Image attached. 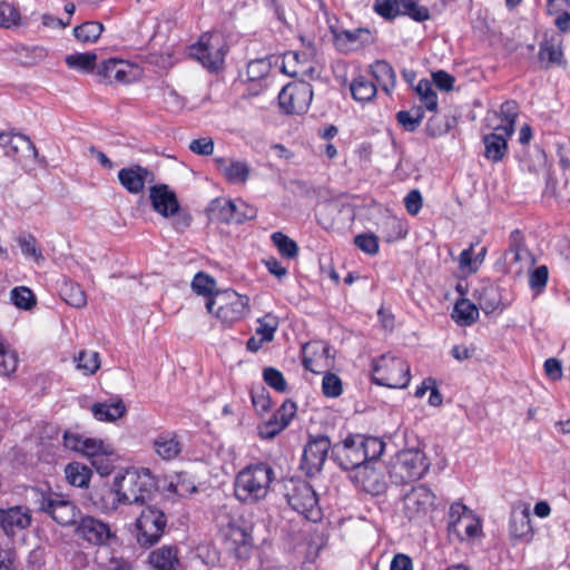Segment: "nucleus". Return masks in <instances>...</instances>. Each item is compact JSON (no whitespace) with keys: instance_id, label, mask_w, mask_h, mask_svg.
Here are the masks:
<instances>
[{"instance_id":"f257e3e1","label":"nucleus","mask_w":570,"mask_h":570,"mask_svg":"<svg viewBox=\"0 0 570 570\" xmlns=\"http://www.w3.org/2000/svg\"><path fill=\"white\" fill-rule=\"evenodd\" d=\"M385 443L376 436L348 434L333 444L331 458L343 470L354 471L364 463L376 461L384 452Z\"/></svg>"},{"instance_id":"f03ea898","label":"nucleus","mask_w":570,"mask_h":570,"mask_svg":"<svg viewBox=\"0 0 570 570\" xmlns=\"http://www.w3.org/2000/svg\"><path fill=\"white\" fill-rule=\"evenodd\" d=\"M274 480L275 471L268 463H252L237 473L235 497L245 504L257 503L267 497Z\"/></svg>"},{"instance_id":"7ed1b4c3","label":"nucleus","mask_w":570,"mask_h":570,"mask_svg":"<svg viewBox=\"0 0 570 570\" xmlns=\"http://www.w3.org/2000/svg\"><path fill=\"white\" fill-rule=\"evenodd\" d=\"M430 463L424 452L409 449L399 452L391 462L390 478L394 483H407L421 479Z\"/></svg>"},{"instance_id":"20e7f679","label":"nucleus","mask_w":570,"mask_h":570,"mask_svg":"<svg viewBox=\"0 0 570 570\" xmlns=\"http://www.w3.org/2000/svg\"><path fill=\"white\" fill-rule=\"evenodd\" d=\"M115 485V491H111L114 503L142 504L150 498L153 480L148 472L139 474L132 471L122 475ZM114 507L117 505L114 504Z\"/></svg>"},{"instance_id":"39448f33","label":"nucleus","mask_w":570,"mask_h":570,"mask_svg":"<svg viewBox=\"0 0 570 570\" xmlns=\"http://www.w3.org/2000/svg\"><path fill=\"white\" fill-rule=\"evenodd\" d=\"M225 324L242 320L248 311V297L239 295L234 289L217 291L206 302V308L214 313Z\"/></svg>"},{"instance_id":"423d86ee","label":"nucleus","mask_w":570,"mask_h":570,"mask_svg":"<svg viewBox=\"0 0 570 570\" xmlns=\"http://www.w3.org/2000/svg\"><path fill=\"white\" fill-rule=\"evenodd\" d=\"M410 365L395 356H382L373 370V382L390 389H404L410 383Z\"/></svg>"},{"instance_id":"0eeeda50","label":"nucleus","mask_w":570,"mask_h":570,"mask_svg":"<svg viewBox=\"0 0 570 570\" xmlns=\"http://www.w3.org/2000/svg\"><path fill=\"white\" fill-rule=\"evenodd\" d=\"M167 524L165 513L154 507L145 508L136 521L137 541L140 546L151 547L157 543Z\"/></svg>"},{"instance_id":"6e6552de","label":"nucleus","mask_w":570,"mask_h":570,"mask_svg":"<svg viewBox=\"0 0 570 570\" xmlns=\"http://www.w3.org/2000/svg\"><path fill=\"white\" fill-rule=\"evenodd\" d=\"M293 488L286 493L287 503L309 521L321 519L318 499L309 483L305 481L293 482Z\"/></svg>"},{"instance_id":"1a4fd4ad","label":"nucleus","mask_w":570,"mask_h":570,"mask_svg":"<svg viewBox=\"0 0 570 570\" xmlns=\"http://www.w3.org/2000/svg\"><path fill=\"white\" fill-rule=\"evenodd\" d=\"M227 551L237 560H247L253 551L252 527L240 520L228 522L224 530Z\"/></svg>"},{"instance_id":"9d476101","label":"nucleus","mask_w":570,"mask_h":570,"mask_svg":"<svg viewBox=\"0 0 570 570\" xmlns=\"http://www.w3.org/2000/svg\"><path fill=\"white\" fill-rule=\"evenodd\" d=\"M189 56L208 70H218L224 62L225 51L219 37L204 33L195 45L190 46Z\"/></svg>"},{"instance_id":"9b49d317","label":"nucleus","mask_w":570,"mask_h":570,"mask_svg":"<svg viewBox=\"0 0 570 570\" xmlns=\"http://www.w3.org/2000/svg\"><path fill=\"white\" fill-rule=\"evenodd\" d=\"M313 99V88L308 82H292L278 94V104L286 114L301 115L307 111Z\"/></svg>"},{"instance_id":"f8f14e48","label":"nucleus","mask_w":570,"mask_h":570,"mask_svg":"<svg viewBox=\"0 0 570 570\" xmlns=\"http://www.w3.org/2000/svg\"><path fill=\"white\" fill-rule=\"evenodd\" d=\"M434 493L425 485L412 488L403 498V512L410 521H424L433 510Z\"/></svg>"},{"instance_id":"ddd939ff","label":"nucleus","mask_w":570,"mask_h":570,"mask_svg":"<svg viewBox=\"0 0 570 570\" xmlns=\"http://www.w3.org/2000/svg\"><path fill=\"white\" fill-rule=\"evenodd\" d=\"M332 448L328 436L323 434L311 436L304 446L301 469L309 476L320 473Z\"/></svg>"},{"instance_id":"4468645a","label":"nucleus","mask_w":570,"mask_h":570,"mask_svg":"<svg viewBox=\"0 0 570 570\" xmlns=\"http://www.w3.org/2000/svg\"><path fill=\"white\" fill-rule=\"evenodd\" d=\"M39 510L63 527L73 524L77 517L76 505L58 494L42 497L39 500Z\"/></svg>"},{"instance_id":"2eb2a0df","label":"nucleus","mask_w":570,"mask_h":570,"mask_svg":"<svg viewBox=\"0 0 570 570\" xmlns=\"http://www.w3.org/2000/svg\"><path fill=\"white\" fill-rule=\"evenodd\" d=\"M76 533L79 538L96 546L109 544V541L116 537L109 524L89 515L80 519Z\"/></svg>"},{"instance_id":"dca6fc26","label":"nucleus","mask_w":570,"mask_h":570,"mask_svg":"<svg viewBox=\"0 0 570 570\" xmlns=\"http://www.w3.org/2000/svg\"><path fill=\"white\" fill-rule=\"evenodd\" d=\"M372 462L364 463L351 473L353 483L366 493L379 495L385 490L383 474L371 465Z\"/></svg>"},{"instance_id":"f3484780","label":"nucleus","mask_w":570,"mask_h":570,"mask_svg":"<svg viewBox=\"0 0 570 570\" xmlns=\"http://www.w3.org/2000/svg\"><path fill=\"white\" fill-rule=\"evenodd\" d=\"M149 199L156 213L165 218L173 217L179 212V202L176 194L165 184L154 185L149 188Z\"/></svg>"},{"instance_id":"a211bd4d","label":"nucleus","mask_w":570,"mask_h":570,"mask_svg":"<svg viewBox=\"0 0 570 570\" xmlns=\"http://www.w3.org/2000/svg\"><path fill=\"white\" fill-rule=\"evenodd\" d=\"M118 180L128 193L139 194L145 189L146 184L155 181V175L146 167L132 165L118 171Z\"/></svg>"},{"instance_id":"6ab92c4d","label":"nucleus","mask_w":570,"mask_h":570,"mask_svg":"<svg viewBox=\"0 0 570 570\" xmlns=\"http://www.w3.org/2000/svg\"><path fill=\"white\" fill-rule=\"evenodd\" d=\"M31 522V512L27 507L16 505L0 511V527L7 535L28 529Z\"/></svg>"},{"instance_id":"aec40b11","label":"nucleus","mask_w":570,"mask_h":570,"mask_svg":"<svg viewBox=\"0 0 570 570\" xmlns=\"http://www.w3.org/2000/svg\"><path fill=\"white\" fill-rule=\"evenodd\" d=\"M0 146L4 149L6 156L16 157L19 153L27 150L35 159L41 160L35 144L23 134L13 130L0 132Z\"/></svg>"},{"instance_id":"412c9836","label":"nucleus","mask_w":570,"mask_h":570,"mask_svg":"<svg viewBox=\"0 0 570 570\" xmlns=\"http://www.w3.org/2000/svg\"><path fill=\"white\" fill-rule=\"evenodd\" d=\"M473 297L478 301L479 307L487 315L494 312H502L505 308L499 287L491 283H481L474 289Z\"/></svg>"},{"instance_id":"4be33fe9","label":"nucleus","mask_w":570,"mask_h":570,"mask_svg":"<svg viewBox=\"0 0 570 570\" xmlns=\"http://www.w3.org/2000/svg\"><path fill=\"white\" fill-rule=\"evenodd\" d=\"M509 533L512 540L530 541L533 535L531 517L528 508L513 511L509 522Z\"/></svg>"},{"instance_id":"5701e85b","label":"nucleus","mask_w":570,"mask_h":570,"mask_svg":"<svg viewBox=\"0 0 570 570\" xmlns=\"http://www.w3.org/2000/svg\"><path fill=\"white\" fill-rule=\"evenodd\" d=\"M149 564L155 570H178L180 566L178 548L176 546H163L150 552Z\"/></svg>"},{"instance_id":"b1692460","label":"nucleus","mask_w":570,"mask_h":570,"mask_svg":"<svg viewBox=\"0 0 570 570\" xmlns=\"http://www.w3.org/2000/svg\"><path fill=\"white\" fill-rule=\"evenodd\" d=\"M272 70L269 58L254 59L248 62L246 69L247 80L254 83L252 95H257L266 87V79Z\"/></svg>"},{"instance_id":"393cba45","label":"nucleus","mask_w":570,"mask_h":570,"mask_svg":"<svg viewBox=\"0 0 570 570\" xmlns=\"http://www.w3.org/2000/svg\"><path fill=\"white\" fill-rule=\"evenodd\" d=\"M153 445L157 455L166 461L176 459L183 450L178 436L171 432H164L157 435Z\"/></svg>"},{"instance_id":"a878e982","label":"nucleus","mask_w":570,"mask_h":570,"mask_svg":"<svg viewBox=\"0 0 570 570\" xmlns=\"http://www.w3.org/2000/svg\"><path fill=\"white\" fill-rule=\"evenodd\" d=\"M212 222L230 224L235 223L236 202L225 198H216L207 208Z\"/></svg>"},{"instance_id":"bb28decb","label":"nucleus","mask_w":570,"mask_h":570,"mask_svg":"<svg viewBox=\"0 0 570 570\" xmlns=\"http://www.w3.org/2000/svg\"><path fill=\"white\" fill-rule=\"evenodd\" d=\"M91 412L98 421L115 422L126 414L127 407L124 401L120 397H117L111 403H94Z\"/></svg>"},{"instance_id":"cd10ccee","label":"nucleus","mask_w":570,"mask_h":570,"mask_svg":"<svg viewBox=\"0 0 570 570\" xmlns=\"http://www.w3.org/2000/svg\"><path fill=\"white\" fill-rule=\"evenodd\" d=\"M128 66L122 60L109 59L104 61L98 68V75L106 82H128Z\"/></svg>"},{"instance_id":"c85d7f7f","label":"nucleus","mask_w":570,"mask_h":570,"mask_svg":"<svg viewBox=\"0 0 570 570\" xmlns=\"http://www.w3.org/2000/svg\"><path fill=\"white\" fill-rule=\"evenodd\" d=\"M484 157L493 163L501 161L508 151L505 136L491 132L483 136Z\"/></svg>"},{"instance_id":"c756f323","label":"nucleus","mask_w":570,"mask_h":570,"mask_svg":"<svg viewBox=\"0 0 570 570\" xmlns=\"http://www.w3.org/2000/svg\"><path fill=\"white\" fill-rule=\"evenodd\" d=\"M371 71L379 86L390 92L396 83V75L393 67L385 60H377L371 66Z\"/></svg>"},{"instance_id":"7c9ffc66","label":"nucleus","mask_w":570,"mask_h":570,"mask_svg":"<svg viewBox=\"0 0 570 570\" xmlns=\"http://www.w3.org/2000/svg\"><path fill=\"white\" fill-rule=\"evenodd\" d=\"M370 39V31L363 28L343 30L335 36L336 45L344 50H354L358 45L368 42Z\"/></svg>"},{"instance_id":"2f4dec72","label":"nucleus","mask_w":570,"mask_h":570,"mask_svg":"<svg viewBox=\"0 0 570 570\" xmlns=\"http://www.w3.org/2000/svg\"><path fill=\"white\" fill-rule=\"evenodd\" d=\"M479 317V307L469 299L462 298L454 305L452 318L461 326L472 325Z\"/></svg>"},{"instance_id":"473e14b6","label":"nucleus","mask_w":570,"mask_h":570,"mask_svg":"<svg viewBox=\"0 0 570 570\" xmlns=\"http://www.w3.org/2000/svg\"><path fill=\"white\" fill-rule=\"evenodd\" d=\"M67 481L78 488H87L91 478V470L79 462H71L65 468Z\"/></svg>"},{"instance_id":"72a5a7b5","label":"nucleus","mask_w":570,"mask_h":570,"mask_svg":"<svg viewBox=\"0 0 570 570\" xmlns=\"http://www.w3.org/2000/svg\"><path fill=\"white\" fill-rule=\"evenodd\" d=\"M473 512L469 510L463 503L455 502L450 507L449 511V523L448 531L450 534H454L459 540H463L461 524L463 523V519L465 517L472 514Z\"/></svg>"},{"instance_id":"f704fd0d","label":"nucleus","mask_w":570,"mask_h":570,"mask_svg":"<svg viewBox=\"0 0 570 570\" xmlns=\"http://www.w3.org/2000/svg\"><path fill=\"white\" fill-rule=\"evenodd\" d=\"M350 90L352 97L360 102L370 101L377 92L375 83L366 79L364 76H358L353 79Z\"/></svg>"},{"instance_id":"c9c22d12","label":"nucleus","mask_w":570,"mask_h":570,"mask_svg":"<svg viewBox=\"0 0 570 570\" xmlns=\"http://www.w3.org/2000/svg\"><path fill=\"white\" fill-rule=\"evenodd\" d=\"M18 354L0 334V375L10 376L18 367Z\"/></svg>"},{"instance_id":"e433bc0d","label":"nucleus","mask_w":570,"mask_h":570,"mask_svg":"<svg viewBox=\"0 0 570 570\" xmlns=\"http://www.w3.org/2000/svg\"><path fill=\"white\" fill-rule=\"evenodd\" d=\"M216 163L219 167H224V175L230 183H245L248 178L249 167L243 161H233L226 166V161L223 158H217Z\"/></svg>"},{"instance_id":"4c0bfd02","label":"nucleus","mask_w":570,"mask_h":570,"mask_svg":"<svg viewBox=\"0 0 570 570\" xmlns=\"http://www.w3.org/2000/svg\"><path fill=\"white\" fill-rule=\"evenodd\" d=\"M97 55L95 52H78L66 57V65L70 69L82 72H91L97 62Z\"/></svg>"},{"instance_id":"58836bf2","label":"nucleus","mask_w":570,"mask_h":570,"mask_svg":"<svg viewBox=\"0 0 570 570\" xmlns=\"http://www.w3.org/2000/svg\"><path fill=\"white\" fill-rule=\"evenodd\" d=\"M104 31V26L98 21H86L73 28V36L81 42H96Z\"/></svg>"},{"instance_id":"ea45409f","label":"nucleus","mask_w":570,"mask_h":570,"mask_svg":"<svg viewBox=\"0 0 570 570\" xmlns=\"http://www.w3.org/2000/svg\"><path fill=\"white\" fill-rule=\"evenodd\" d=\"M12 304L23 311H30L37 305V298L33 292L27 286H17L10 292Z\"/></svg>"},{"instance_id":"a19ab883","label":"nucleus","mask_w":570,"mask_h":570,"mask_svg":"<svg viewBox=\"0 0 570 570\" xmlns=\"http://www.w3.org/2000/svg\"><path fill=\"white\" fill-rule=\"evenodd\" d=\"M538 56L543 68L548 69L553 65H560L563 53L560 46L550 41H543L540 43Z\"/></svg>"},{"instance_id":"79ce46f5","label":"nucleus","mask_w":570,"mask_h":570,"mask_svg":"<svg viewBox=\"0 0 570 570\" xmlns=\"http://www.w3.org/2000/svg\"><path fill=\"white\" fill-rule=\"evenodd\" d=\"M271 239L283 257L292 259L298 255L296 242L282 232L273 233Z\"/></svg>"},{"instance_id":"37998d69","label":"nucleus","mask_w":570,"mask_h":570,"mask_svg":"<svg viewBox=\"0 0 570 570\" xmlns=\"http://www.w3.org/2000/svg\"><path fill=\"white\" fill-rule=\"evenodd\" d=\"M77 368L82 371L86 375H92L100 366V356L98 352L81 351L75 356Z\"/></svg>"},{"instance_id":"c03bdc74","label":"nucleus","mask_w":570,"mask_h":570,"mask_svg":"<svg viewBox=\"0 0 570 570\" xmlns=\"http://www.w3.org/2000/svg\"><path fill=\"white\" fill-rule=\"evenodd\" d=\"M100 453L115 454V450L111 444L106 443L102 440L86 438L81 454L91 461L100 455Z\"/></svg>"},{"instance_id":"a18cd8bd","label":"nucleus","mask_w":570,"mask_h":570,"mask_svg":"<svg viewBox=\"0 0 570 570\" xmlns=\"http://www.w3.org/2000/svg\"><path fill=\"white\" fill-rule=\"evenodd\" d=\"M424 111L421 107L401 110L396 114L397 122L407 131H414L421 124Z\"/></svg>"},{"instance_id":"49530a36","label":"nucleus","mask_w":570,"mask_h":570,"mask_svg":"<svg viewBox=\"0 0 570 570\" xmlns=\"http://www.w3.org/2000/svg\"><path fill=\"white\" fill-rule=\"evenodd\" d=\"M257 323L258 326L255 330V334L263 337L265 341L272 342L278 327L277 317L272 313H267L263 317L258 318Z\"/></svg>"},{"instance_id":"de8ad7c7","label":"nucleus","mask_w":570,"mask_h":570,"mask_svg":"<svg viewBox=\"0 0 570 570\" xmlns=\"http://www.w3.org/2000/svg\"><path fill=\"white\" fill-rule=\"evenodd\" d=\"M63 299L72 307L81 308L87 304V296L80 285L69 283L62 289Z\"/></svg>"},{"instance_id":"09e8293b","label":"nucleus","mask_w":570,"mask_h":570,"mask_svg":"<svg viewBox=\"0 0 570 570\" xmlns=\"http://www.w3.org/2000/svg\"><path fill=\"white\" fill-rule=\"evenodd\" d=\"M167 490L179 497H187L196 491V485L186 473H179L169 482Z\"/></svg>"},{"instance_id":"8fccbe9b","label":"nucleus","mask_w":570,"mask_h":570,"mask_svg":"<svg viewBox=\"0 0 570 570\" xmlns=\"http://www.w3.org/2000/svg\"><path fill=\"white\" fill-rule=\"evenodd\" d=\"M215 279L205 273H197L191 282V287L194 292L198 295L213 297L216 292L215 288Z\"/></svg>"},{"instance_id":"3c124183","label":"nucleus","mask_w":570,"mask_h":570,"mask_svg":"<svg viewBox=\"0 0 570 570\" xmlns=\"http://www.w3.org/2000/svg\"><path fill=\"white\" fill-rule=\"evenodd\" d=\"M401 12L403 16H409L413 20L422 22L430 18V11L426 7L420 6L414 0H402Z\"/></svg>"},{"instance_id":"603ef678","label":"nucleus","mask_w":570,"mask_h":570,"mask_svg":"<svg viewBox=\"0 0 570 570\" xmlns=\"http://www.w3.org/2000/svg\"><path fill=\"white\" fill-rule=\"evenodd\" d=\"M402 0H375L374 11L385 19H394L402 16L401 12Z\"/></svg>"},{"instance_id":"864d4df0","label":"nucleus","mask_w":570,"mask_h":570,"mask_svg":"<svg viewBox=\"0 0 570 570\" xmlns=\"http://www.w3.org/2000/svg\"><path fill=\"white\" fill-rule=\"evenodd\" d=\"M549 277V271L546 265H541L535 267L529 274V285L530 288L535 292V294H540L547 286Z\"/></svg>"},{"instance_id":"5fc2aeb1","label":"nucleus","mask_w":570,"mask_h":570,"mask_svg":"<svg viewBox=\"0 0 570 570\" xmlns=\"http://www.w3.org/2000/svg\"><path fill=\"white\" fill-rule=\"evenodd\" d=\"M20 21V13L18 9L8 2L0 3V27L11 28L18 26Z\"/></svg>"},{"instance_id":"6e6d98bb","label":"nucleus","mask_w":570,"mask_h":570,"mask_svg":"<svg viewBox=\"0 0 570 570\" xmlns=\"http://www.w3.org/2000/svg\"><path fill=\"white\" fill-rule=\"evenodd\" d=\"M323 394L327 397H337L343 392L341 379L334 373H326L322 381Z\"/></svg>"},{"instance_id":"4d7b16f0","label":"nucleus","mask_w":570,"mask_h":570,"mask_svg":"<svg viewBox=\"0 0 570 570\" xmlns=\"http://www.w3.org/2000/svg\"><path fill=\"white\" fill-rule=\"evenodd\" d=\"M18 244L24 256L32 257L36 262L43 259L41 250L37 246V240L32 235L20 236Z\"/></svg>"},{"instance_id":"13d9d810","label":"nucleus","mask_w":570,"mask_h":570,"mask_svg":"<svg viewBox=\"0 0 570 570\" xmlns=\"http://www.w3.org/2000/svg\"><path fill=\"white\" fill-rule=\"evenodd\" d=\"M265 383L277 392H285L287 384L281 371L274 367H266L263 371Z\"/></svg>"},{"instance_id":"bf43d9fd","label":"nucleus","mask_w":570,"mask_h":570,"mask_svg":"<svg viewBox=\"0 0 570 570\" xmlns=\"http://www.w3.org/2000/svg\"><path fill=\"white\" fill-rule=\"evenodd\" d=\"M354 244L364 253L375 255L379 252V240L373 234H360L354 238Z\"/></svg>"},{"instance_id":"052dcab7","label":"nucleus","mask_w":570,"mask_h":570,"mask_svg":"<svg viewBox=\"0 0 570 570\" xmlns=\"http://www.w3.org/2000/svg\"><path fill=\"white\" fill-rule=\"evenodd\" d=\"M286 428V422H281L275 416L258 428L262 439L271 440Z\"/></svg>"},{"instance_id":"680f3d73","label":"nucleus","mask_w":570,"mask_h":570,"mask_svg":"<svg viewBox=\"0 0 570 570\" xmlns=\"http://www.w3.org/2000/svg\"><path fill=\"white\" fill-rule=\"evenodd\" d=\"M115 454H102L92 459L91 465L96 469V471L101 475H109L114 471V458Z\"/></svg>"},{"instance_id":"e2e57ef3","label":"nucleus","mask_w":570,"mask_h":570,"mask_svg":"<svg viewBox=\"0 0 570 570\" xmlns=\"http://www.w3.org/2000/svg\"><path fill=\"white\" fill-rule=\"evenodd\" d=\"M463 540L476 538L481 532V523L472 513L465 519H463V523L461 524Z\"/></svg>"},{"instance_id":"0e129e2a","label":"nucleus","mask_w":570,"mask_h":570,"mask_svg":"<svg viewBox=\"0 0 570 570\" xmlns=\"http://www.w3.org/2000/svg\"><path fill=\"white\" fill-rule=\"evenodd\" d=\"M257 215V209L243 202V200H237L236 202V213H235V223L236 224H242L246 220H250V219H254Z\"/></svg>"},{"instance_id":"69168bd1","label":"nucleus","mask_w":570,"mask_h":570,"mask_svg":"<svg viewBox=\"0 0 570 570\" xmlns=\"http://www.w3.org/2000/svg\"><path fill=\"white\" fill-rule=\"evenodd\" d=\"M189 149L196 155L209 156L214 151V141L209 137L194 139L189 144Z\"/></svg>"},{"instance_id":"338daca9","label":"nucleus","mask_w":570,"mask_h":570,"mask_svg":"<svg viewBox=\"0 0 570 570\" xmlns=\"http://www.w3.org/2000/svg\"><path fill=\"white\" fill-rule=\"evenodd\" d=\"M405 208L410 215H416L423 204L421 193L417 189L411 190L404 198Z\"/></svg>"},{"instance_id":"774afa93","label":"nucleus","mask_w":570,"mask_h":570,"mask_svg":"<svg viewBox=\"0 0 570 570\" xmlns=\"http://www.w3.org/2000/svg\"><path fill=\"white\" fill-rule=\"evenodd\" d=\"M296 404L287 400L285 401L282 406L278 409V411L274 414L275 419L279 420L281 422H286V426L289 424L294 415L296 414Z\"/></svg>"}]
</instances>
